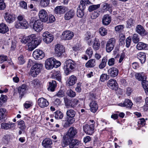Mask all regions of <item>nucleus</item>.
<instances>
[{
	"mask_svg": "<svg viewBox=\"0 0 148 148\" xmlns=\"http://www.w3.org/2000/svg\"><path fill=\"white\" fill-rule=\"evenodd\" d=\"M84 40L87 41L88 44L90 46L92 44L93 36L91 35V33L90 32H87L85 34Z\"/></svg>",
	"mask_w": 148,
	"mask_h": 148,
	"instance_id": "obj_27",
	"label": "nucleus"
},
{
	"mask_svg": "<svg viewBox=\"0 0 148 148\" xmlns=\"http://www.w3.org/2000/svg\"><path fill=\"white\" fill-rule=\"evenodd\" d=\"M27 90V85L23 84L18 88V92L19 94V97L21 98L26 93Z\"/></svg>",
	"mask_w": 148,
	"mask_h": 148,
	"instance_id": "obj_24",
	"label": "nucleus"
},
{
	"mask_svg": "<svg viewBox=\"0 0 148 148\" xmlns=\"http://www.w3.org/2000/svg\"><path fill=\"white\" fill-rule=\"evenodd\" d=\"M4 14V18L7 23L10 24L15 21L16 16L13 13L8 11L5 12Z\"/></svg>",
	"mask_w": 148,
	"mask_h": 148,
	"instance_id": "obj_5",
	"label": "nucleus"
},
{
	"mask_svg": "<svg viewBox=\"0 0 148 148\" xmlns=\"http://www.w3.org/2000/svg\"><path fill=\"white\" fill-rule=\"evenodd\" d=\"M67 94L68 96L71 97H73L76 95L75 92L71 90H68L67 92Z\"/></svg>",
	"mask_w": 148,
	"mask_h": 148,
	"instance_id": "obj_64",
	"label": "nucleus"
},
{
	"mask_svg": "<svg viewBox=\"0 0 148 148\" xmlns=\"http://www.w3.org/2000/svg\"><path fill=\"white\" fill-rule=\"evenodd\" d=\"M34 39H32L31 42L27 43V45L29 51H32L35 49L40 43L42 38L40 37H36V36L34 34Z\"/></svg>",
	"mask_w": 148,
	"mask_h": 148,
	"instance_id": "obj_3",
	"label": "nucleus"
},
{
	"mask_svg": "<svg viewBox=\"0 0 148 148\" xmlns=\"http://www.w3.org/2000/svg\"><path fill=\"white\" fill-rule=\"evenodd\" d=\"M67 8L64 6H58L56 7L54 10L55 13L57 14H61L64 13Z\"/></svg>",
	"mask_w": 148,
	"mask_h": 148,
	"instance_id": "obj_29",
	"label": "nucleus"
},
{
	"mask_svg": "<svg viewBox=\"0 0 148 148\" xmlns=\"http://www.w3.org/2000/svg\"><path fill=\"white\" fill-rule=\"evenodd\" d=\"M93 40L94 41H92V42H93L92 47L95 51H97L99 49L100 46L99 40L96 38H94Z\"/></svg>",
	"mask_w": 148,
	"mask_h": 148,
	"instance_id": "obj_38",
	"label": "nucleus"
},
{
	"mask_svg": "<svg viewBox=\"0 0 148 148\" xmlns=\"http://www.w3.org/2000/svg\"><path fill=\"white\" fill-rule=\"evenodd\" d=\"M52 144L51 140L49 138H45L42 143V146L45 148H52Z\"/></svg>",
	"mask_w": 148,
	"mask_h": 148,
	"instance_id": "obj_23",
	"label": "nucleus"
},
{
	"mask_svg": "<svg viewBox=\"0 0 148 148\" xmlns=\"http://www.w3.org/2000/svg\"><path fill=\"white\" fill-rule=\"evenodd\" d=\"M77 64L73 60L69 59L66 60L64 64L63 69L66 75H69L76 69Z\"/></svg>",
	"mask_w": 148,
	"mask_h": 148,
	"instance_id": "obj_1",
	"label": "nucleus"
},
{
	"mask_svg": "<svg viewBox=\"0 0 148 148\" xmlns=\"http://www.w3.org/2000/svg\"><path fill=\"white\" fill-rule=\"evenodd\" d=\"M133 104L130 100L128 99H126L123 103H120L118 104V105L122 107H125L127 108H131Z\"/></svg>",
	"mask_w": 148,
	"mask_h": 148,
	"instance_id": "obj_25",
	"label": "nucleus"
},
{
	"mask_svg": "<svg viewBox=\"0 0 148 148\" xmlns=\"http://www.w3.org/2000/svg\"><path fill=\"white\" fill-rule=\"evenodd\" d=\"M136 32L142 36H144L148 34V32L145 30L144 27L140 25H138L135 29Z\"/></svg>",
	"mask_w": 148,
	"mask_h": 148,
	"instance_id": "obj_13",
	"label": "nucleus"
},
{
	"mask_svg": "<svg viewBox=\"0 0 148 148\" xmlns=\"http://www.w3.org/2000/svg\"><path fill=\"white\" fill-rule=\"evenodd\" d=\"M136 48L139 50L148 49V45L143 42H139L137 43Z\"/></svg>",
	"mask_w": 148,
	"mask_h": 148,
	"instance_id": "obj_31",
	"label": "nucleus"
},
{
	"mask_svg": "<svg viewBox=\"0 0 148 148\" xmlns=\"http://www.w3.org/2000/svg\"><path fill=\"white\" fill-rule=\"evenodd\" d=\"M141 84L146 93L148 95V82L145 79L142 82Z\"/></svg>",
	"mask_w": 148,
	"mask_h": 148,
	"instance_id": "obj_46",
	"label": "nucleus"
},
{
	"mask_svg": "<svg viewBox=\"0 0 148 148\" xmlns=\"http://www.w3.org/2000/svg\"><path fill=\"white\" fill-rule=\"evenodd\" d=\"M93 51L91 47H89L86 50V53L88 55L89 58H91L93 54Z\"/></svg>",
	"mask_w": 148,
	"mask_h": 148,
	"instance_id": "obj_60",
	"label": "nucleus"
},
{
	"mask_svg": "<svg viewBox=\"0 0 148 148\" xmlns=\"http://www.w3.org/2000/svg\"><path fill=\"white\" fill-rule=\"evenodd\" d=\"M9 31V28L6 24L3 23L0 24V33L4 34Z\"/></svg>",
	"mask_w": 148,
	"mask_h": 148,
	"instance_id": "obj_37",
	"label": "nucleus"
},
{
	"mask_svg": "<svg viewBox=\"0 0 148 148\" xmlns=\"http://www.w3.org/2000/svg\"><path fill=\"white\" fill-rule=\"evenodd\" d=\"M18 64L19 65H23L26 62V60L23 55H20L18 58Z\"/></svg>",
	"mask_w": 148,
	"mask_h": 148,
	"instance_id": "obj_53",
	"label": "nucleus"
},
{
	"mask_svg": "<svg viewBox=\"0 0 148 148\" xmlns=\"http://www.w3.org/2000/svg\"><path fill=\"white\" fill-rule=\"evenodd\" d=\"M54 116L57 119H61L63 117L64 114L60 111L57 110L54 113Z\"/></svg>",
	"mask_w": 148,
	"mask_h": 148,
	"instance_id": "obj_44",
	"label": "nucleus"
},
{
	"mask_svg": "<svg viewBox=\"0 0 148 148\" xmlns=\"http://www.w3.org/2000/svg\"><path fill=\"white\" fill-rule=\"evenodd\" d=\"M86 8V6L84 4H80L77 10L76 14L77 16L82 18L84 15V10Z\"/></svg>",
	"mask_w": 148,
	"mask_h": 148,
	"instance_id": "obj_18",
	"label": "nucleus"
},
{
	"mask_svg": "<svg viewBox=\"0 0 148 148\" xmlns=\"http://www.w3.org/2000/svg\"><path fill=\"white\" fill-rule=\"evenodd\" d=\"M137 58L139 60L141 64L144 63L146 60V55L145 53L140 52L137 54Z\"/></svg>",
	"mask_w": 148,
	"mask_h": 148,
	"instance_id": "obj_33",
	"label": "nucleus"
},
{
	"mask_svg": "<svg viewBox=\"0 0 148 148\" xmlns=\"http://www.w3.org/2000/svg\"><path fill=\"white\" fill-rule=\"evenodd\" d=\"M55 16L52 15H49L47 17V21H46L47 23L53 22L55 21Z\"/></svg>",
	"mask_w": 148,
	"mask_h": 148,
	"instance_id": "obj_58",
	"label": "nucleus"
},
{
	"mask_svg": "<svg viewBox=\"0 0 148 148\" xmlns=\"http://www.w3.org/2000/svg\"><path fill=\"white\" fill-rule=\"evenodd\" d=\"M136 78L139 81L142 82L145 79H147V77L146 74L143 72L137 73L135 74Z\"/></svg>",
	"mask_w": 148,
	"mask_h": 148,
	"instance_id": "obj_28",
	"label": "nucleus"
},
{
	"mask_svg": "<svg viewBox=\"0 0 148 148\" xmlns=\"http://www.w3.org/2000/svg\"><path fill=\"white\" fill-rule=\"evenodd\" d=\"M108 72L109 76L114 77L118 75L119 71L117 68L113 67L110 68L108 70Z\"/></svg>",
	"mask_w": 148,
	"mask_h": 148,
	"instance_id": "obj_22",
	"label": "nucleus"
},
{
	"mask_svg": "<svg viewBox=\"0 0 148 148\" xmlns=\"http://www.w3.org/2000/svg\"><path fill=\"white\" fill-rule=\"evenodd\" d=\"M64 100L66 106L73 108L74 105L73 104V99L70 100L65 97H64Z\"/></svg>",
	"mask_w": 148,
	"mask_h": 148,
	"instance_id": "obj_40",
	"label": "nucleus"
},
{
	"mask_svg": "<svg viewBox=\"0 0 148 148\" xmlns=\"http://www.w3.org/2000/svg\"><path fill=\"white\" fill-rule=\"evenodd\" d=\"M76 119V117H66V119L62 121V125L64 127H68L74 123Z\"/></svg>",
	"mask_w": 148,
	"mask_h": 148,
	"instance_id": "obj_8",
	"label": "nucleus"
},
{
	"mask_svg": "<svg viewBox=\"0 0 148 148\" xmlns=\"http://www.w3.org/2000/svg\"><path fill=\"white\" fill-rule=\"evenodd\" d=\"M7 99V97L5 95H1L0 97V107H1L3 104L5 102Z\"/></svg>",
	"mask_w": 148,
	"mask_h": 148,
	"instance_id": "obj_51",
	"label": "nucleus"
},
{
	"mask_svg": "<svg viewBox=\"0 0 148 148\" xmlns=\"http://www.w3.org/2000/svg\"><path fill=\"white\" fill-rule=\"evenodd\" d=\"M42 64L36 63L30 69V74L31 75L34 77H36L40 72L42 68Z\"/></svg>",
	"mask_w": 148,
	"mask_h": 148,
	"instance_id": "obj_4",
	"label": "nucleus"
},
{
	"mask_svg": "<svg viewBox=\"0 0 148 148\" xmlns=\"http://www.w3.org/2000/svg\"><path fill=\"white\" fill-rule=\"evenodd\" d=\"M100 7V4L92 5H90L88 8V10L89 12H92V11L96 10Z\"/></svg>",
	"mask_w": 148,
	"mask_h": 148,
	"instance_id": "obj_52",
	"label": "nucleus"
},
{
	"mask_svg": "<svg viewBox=\"0 0 148 148\" xmlns=\"http://www.w3.org/2000/svg\"><path fill=\"white\" fill-rule=\"evenodd\" d=\"M134 21L133 19L131 18L128 19L126 21L127 27L129 28L132 27L134 25Z\"/></svg>",
	"mask_w": 148,
	"mask_h": 148,
	"instance_id": "obj_49",
	"label": "nucleus"
},
{
	"mask_svg": "<svg viewBox=\"0 0 148 148\" xmlns=\"http://www.w3.org/2000/svg\"><path fill=\"white\" fill-rule=\"evenodd\" d=\"M74 36V33L70 31H65L63 32L62 34V38L64 40H69L71 39Z\"/></svg>",
	"mask_w": 148,
	"mask_h": 148,
	"instance_id": "obj_17",
	"label": "nucleus"
},
{
	"mask_svg": "<svg viewBox=\"0 0 148 148\" xmlns=\"http://www.w3.org/2000/svg\"><path fill=\"white\" fill-rule=\"evenodd\" d=\"M35 17L32 18L29 22L30 24L34 23L33 26V29L37 32H40L43 29V22L41 20L38 19L36 20Z\"/></svg>",
	"mask_w": 148,
	"mask_h": 148,
	"instance_id": "obj_2",
	"label": "nucleus"
},
{
	"mask_svg": "<svg viewBox=\"0 0 148 148\" xmlns=\"http://www.w3.org/2000/svg\"><path fill=\"white\" fill-rule=\"evenodd\" d=\"M53 77L55 78L59 82H61L62 80L61 74L59 71H55L53 74Z\"/></svg>",
	"mask_w": 148,
	"mask_h": 148,
	"instance_id": "obj_43",
	"label": "nucleus"
},
{
	"mask_svg": "<svg viewBox=\"0 0 148 148\" xmlns=\"http://www.w3.org/2000/svg\"><path fill=\"white\" fill-rule=\"evenodd\" d=\"M66 117H76V112L73 110H68L66 113Z\"/></svg>",
	"mask_w": 148,
	"mask_h": 148,
	"instance_id": "obj_47",
	"label": "nucleus"
},
{
	"mask_svg": "<svg viewBox=\"0 0 148 148\" xmlns=\"http://www.w3.org/2000/svg\"><path fill=\"white\" fill-rule=\"evenodd\" d=\"M109 78V75L105 73L103 74L100 76V80L101 82H104L106 80L108 79Z\"/></svg>",
	"mask_w": 148,
	"mask_h": 148,
	"instance_id": "obj_59",
	"label": "nucleus"
},
{
	"mask_svg": "<svg viewBox=\"0 0 148 148\" xmlns=\"http://www.w3.org/2000/svg\"><path fill=\"white\" fill-rule=\"evenodd\" d=\"M77 81V77L74 75H72L69 77L68 80L67 84L69 86H72L75 84Z\"/></svg>",
	"mask_w": 148,
	"mask_h": 148,
	"instance_id": "obj_36",
	"label": "nucleus"
},
{
	"mask_svg": "<svg viewBox=\"0 0 148 148\" xmlns=\"http://www.w3.org/2000/svg\"><path fill=\"white\" fill-rule=\"evenodd\" d=\"M90 111L93 113H95L98 109V105L96 101H92L90 104Z\"/></svg>",
	"mask_w": 148,
	"mask_h": 148,
	"instance_id": "obj_32",
	"label": "nucleus"
},
{
	"mask_svg": "<svg viewBox=\"0 0 148 148\" xmlns=\"http://www.w3.org/2000/svg\"><path fill=\"white\" fill-rule=\"evenodd\" d=\"M107 85L110 88L115 90H116L118 87L116 80L113 79H110L108 82Z\"/></svg>",
	"mask_w": 148,
	"mask_h": 148,
	"instance_id": "obj_16",
	"label": "nucleus"
},
{
	"mask_svg": "<svg viewBox=\"0 0 148 148\" xmlns=\"http://www.w3.org/2000/svg\"><path fill=\"white\" fill-rule=\"evenodd\" d=\"M75 12L74 9H72L67 12L64 15V19L69 20L72 18L74 16Z\"/></svg>",
	"mask_w": 148,
	"mask_h": 148,
	"instance_id": "obj_21",
	"label": "nucleus"
},
{
	"mask_svg": "<svg viewBox=\"0 0 148 148\" xmlns=\"http://www.w3.org/2000/svg\"><path fill=\"white\" fill-rule=\"evenodd\" d=\"M77 133V130L76 129L73 127H71L69 130L66 135L70 138L73 139Z\"/></svg>",
	"mask_w": 148,
	"mask_h": 148,
	"instance_id": "obj_20",
	"label": "nucleus"
},
{
	"mask_svg": "<svg viewBox=\"0 0 148 148\" xmlns=\"http://www.w3.org/2000/svg\"><path fill=\"white\" fill-rule=\"evenodd\" d=\"M79 141L77 139H71V141L69 146V148H73L74 146L76 145H78Z\"/></svg>",
	"mask_w": 148,
	"mask_h": 148,
	"instance_id": "obj_54",
	"label": "nucleus"
},
{
	"mask_svg": "<svg viewBox=\"0 0 148 148\" xmlns=\"http://www.w3.org/2000/svg\"><path fill=\"white\" fill-rule=\"evenodd\" d=\"M39 20H41L42 22H46L47 21L48 15L46 11L44 9H42L39 11L38 13Z\"/></svg>",
	"mask_w": 148,
	"mask_h": 148,
	"instance_id": "obj_14",
	"label": "nucleus"
},
{
	"mask_svg": "<svg viewBox=\"0 0 148 148\" xmlns=\"http://www.w3.org/2000/svg\"><path fill=\"white\" fill-rule=\"evenodd\" d=\"M71 139V138L66 135L64 136L61 143L62 147L64 148L69 145H70Z\"/></svg>",
	"mask_w": 148,
	"mask_h": 148,
	"instance_id": "obj_26",
	"label": "nucleus"
},
{
	"mask_svg": "<svg viewBox=\"0 0 148 148\" xmlns=\"http://www.w3.org/2000/svg\"><path fill=\"white\" fill-rule=\"evenodd\" d=\"M43 41L47 44H49L53 40L54 36L48 32H45L43 34Z\"/></svg>",
	"mask_w": 148,
	"mask_h": 148,
	"instance_id": "obj_7",
	"label": "nucleus"
},
{
	"mask_svg": "<svg viewBox=\"0 0 148 148\" xmlns=\"http://www.w3.org/2000/svg\"><path fill=\"white\" fill-rule=\"evenodd\" d=\"M134 99L136 103L138 104H141L144 102L142 100V97L141 96L135 97L134 98Z\"/></svg>",
	"mask_w": 148,
	"mask_h": 148,
	"instance_id": "obj_61",
	"label": "nucleus"
},
{
	"mask_svg": "<svg viewBox=\"0 0 148 148\" xmlns=\"http://www.w3.org/2000/svg\"><path fill=\"white\" fill-rule=\"evenodd\" d=\"M115 63V60L114 58L110 59L108 61V64L109 66L114 65Z\"/></svg>",
	"mask_w": 148,
	"mask_h": 148,
	"instance_id": "obj_63",
	"label": "nucleus"
},
{
	"mask_svg": "<svg viewBox=\"0 0 148 148\" xmlns=\"http://www.w3.org/2000/svg\"><path fill=\"white\" fill-rule=\"evenodd\" d=\"M108 60L106 57H104L101 60L100 63L99 65V67L100 69H103L105 68L107 64Z\"/></svg>",
	"mask_w": 148,
	"mask_h": 148,
	"instance_id": "obj_42",
	"label": "nucleus"
},
{
	"mask_svg": "<svg viewBox=\"0 0 148 148\" xmlns=\"http://www.w3.org/2000/svg\"><path fill=\"white\" fill-rule=\"evenodd\" d=\"M111 17L108 14L105 15L102 19V22L103 25H108L111 22Z\"/></svg>",
	"mask_w": 148,
	"mask_h": 148,
	"instance_id": "obj_30",
	"label": "nucleus"
},
{
	"mask_svg": "<svg viewBox=\"0 0 148 148\" xmlns=\"http://www.w3.org/2000/svg\"><path fill=\"white\" fill-rule=\"evenodd\" d=\"M23 23L16 21L15 23L14 26L17 29H26L28 27V23L27 21H24Z\"/></svg>",
	"mask_w": 148,
	"mask_h": 148,
	"instance_id": "obj_15",
	"label": "nucleus"
},
{
	"mask_svg": "<svg viewBox=\"0 0 148 148\" xmlns=\"http://www.w3.org/2000/svg\"><path fill=\"white\" fill-rule=\"evenodd\" d=\"M102 8L105 11H108L110 13L112 12L110 4L107 3H104L103 4Z\"/></svg>",
	"mask_w": 148,
	"mask_h": 148,
	"instance_id": "obj_48",
	"label": "nucleus"
},
{
	"mask_svg": "<svg viewBox=\"0 0 148 148\" xmlns=\"http://www.w3.org/2000/svg\"><path fill=\"white\" fill-rule=\"evenodd\" d=\"M61 103L62 101L60 99L56 98L53 101H52V104L54 106L58 107L61 106Z\"/></svg>",
	"mask_w": 148,
	"mask_h": 148,
	"instance_id": "obj_50",
	"label": "nucleus"
},
{
	"mask_svg": "<svg viewBox=\"0 0 148 148\" xmlns=\"http://www.w3.org/2000/svg\"><path fill=\"white\" fill-rule=\"evenodd\" d=\"M33 56L35 59L40 60L44 57L45 53L42 50L37 49L34 51Z\"/></svg>",
	"mask_w": 148,
	"mask_h": 148,
	"instance_id": "obj_12",
	"label": "nucleus"
},
{
	"mask_svg": "<svg viewBox=\"0 0 148 148\" xmlns=\"http://www.w3.org/2000/svg\"><path fill=\"white\" fill-rule=\"evenodd\" d=\"M95 60L94 59H91L87 62L85 65L87 68H92L95 66Z\"/></svg>",
	"mask_w": 148,
	"mask_h": 148,
	"instance_id": "obj_45",
	"label": "nucleus"
},
{
	"mask_svg": "<svg viewBox=\"0 0 148 148\" xmlns=\"http://www.w3.org/2000/svg\"><path fill=\"white\" fill-rule=\"evenodd\" d=\"M132 40L134 43L136 44L138 43L140 41V38L138 35L137 34H134L133 36Z\"/></svg>",
	"mask_w": 148,
	"mask_h": 148,
	"instance_id": "obj_56",
	"label": "nucleus"
},
{
	"mask_svg": "<svg viewBox=\"0 0 148 148\" xmlns=\"http://www.w3.org/2000/svg\"><path fill=\"white\" fill-rule=\"evenodd\" d=\"M4 108L0 109V120L1 121H5L6 119L7 112Z\"/></svg>",
	"mask_w": 148,
	"mask_h": 148,
	"instance_id": "obj_34",
	"label": "nucleus"
},
{
	"mask_svg": "<svg viewBox=\"0 0 148 148\" xmlns=\"http://www.w3.org/2000/svg\"><path fill=\"white\" fill-rule=\"evenodd\" d=\"M99 33L101 36H104L107 34V30L105 28L101 27L99 29Z\"/></svg>",
	"mask_w": 148,
	"mask_h": 148,
	"instance_id": "obj_55",
	"label": "nucleus"
},
{
	"mask_svg": "<svg viewBox=\"0 0 148 148\" xmlns=\"http://www.w3.org/2000/svg\"><path fill=\"white\" fill-rule=\"evenodd\" d=\"M65 52V49L63 46L60 44L56 45L55 47V53L56 56L58 57H61Z\"/></svg>",
	"mask_w": 148,
	"mask_h": 148,
	"instance_id": "obj_6",
	"label": "nucleus"
},
{
	"mask_svg": "<svg viewBox=\"0 0 148 148\" xmlns=\"http://www.w3.org/2000/svg\"><path fill=\"white\" fill-rule=\"evenodd\" d=\"M38 104L41 108H44L49 105L48 101L43 97L39 98L38 100Z\"/></svg>",
	"mask_w": 148,
	"mask_h": 148,
	"instance_id": "obj_19",
	"label": "nucleus"
},
{
	"mask_svg": "<svg viewBox=\"0 0 148 148\" xmlns=\"http://www.w3.org/2000/svg\"><path fill=\"white\" fill-rule=\"evenodd\" d=\"M49 87L48 90L49 91L51 92L54 91L57 86L56 81L54 80H52L51 82H49Z\"/></svg>",
	"mask_w": 148,
	"mask_h": 148,
	"instance_id": "obj_39",
	"label": "nucleus"
},
{
	"mask_svg": "<svg viewBox=\"0 0 148 148\" xmlns=\"http://www.w3.org/2000/svg\"><path fill=\"white\" fill-rule=\"evenodd\" d=\"M55 58L51 57L47 59L45 61V68L48 70L51 69L54 67V63Z\"/></svg>",
	"mask_w": 148,
	"mask_h": 148,
	"instance_id": "obj_11",
	"label": "nucleus"
},
{
	"mask_svg": "<svg viewBox=\"0 0 148 148\" xmlns=\"http://www.w3.org/2000/svg\"><path fill=\"white\" fill-rule=\"evenodd\" d=\"M50 0H40V5L42 7H46L49 4Z\"/></svg>",
	"mask_w": 148,
	"mask_h": 148,
	"instance_id": "obj_57",
	"label": "nucleus"
},
{
	"mask_svg": "<svg viewBox=\"0 0 148 148\" xmlns=\"http://www.w3.org/2000/svg\"><path fill=\"white\" fill-rule=\"evenodd\" d=\"M95 125L93 124L88 125L86 124L83 128L85 132L87 134L91 135L94 133Z\"/></svg>",
	"mask_w": 148,
	"mask_h": 148,
	"instance_id": "obj_10",
	"label": "nucleus"
},
{
	"mask_svg": "<svg viewBox=\"0 0 148 148\" xmlns=\"http://www.w3.org/2000/svg\"><path fill=\"white\" fill-rule=\"evenodd\" d=\"M34 34H32L28 36L24 37L21 40V42L25 44L27 43H29L32 42V39H34Z\"/></svg>",
	"mask_w": 148,
	"mask_h": 148,
	"instance_id": "obj_35",
	"label": "nucleus"
},
{
	"mask_svg": "<svg viewBox=\"0 0 148 148\" xmlns=\"http://www.w3.org/2000/svg\"><path fill=\"white\" fill-rule=\"evenodd\" d=\"M115 42V39L114 38H111L109 40L106 45V50L107 52L109 53L113 49Z\"/></svg>",
	"mask_w": 148,
	"mask_h": 148,
	"instance_id": "obj_9",
	"label": "nucleus"
},
{
	"mask_svg": "<svg viewBox=\"0 0 148 148\" xmlns=\"http://www.w3.org/2000/svg\"><path fill=\"white\" fill-rule=\"evenodd\" d=\"M18 127L21 130L23 131L26 127L24 121L22 120H20L16 122Z\"/></svg>",
	"mask_w": 148,
	"mask_h": 148,
	"instance_id": "obj_41",
	"label": "nucleus"
},
{
	"mask_svg": "<svg viewBox=\"0 0 148 148\" xmlns=\"http://www.w3.org/2000/svg\"><path fill=\"white\" fill-rule=\"evenodd\" d=\"M100 12L98 10L95 11L92 14L91 16V18L92 19L96 18L99 15Z\"/></svg>",
	"mask_w": 148,
	"mask_h": 148,
	"instance_id": "obj_62",
	"label": "nucleus"
}]
</instances>
